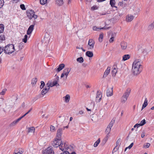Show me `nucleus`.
<instances>
[{
	"label": "nucleus",
	"mask_w": 154,
	"mask_h": 154,
	"mask_svg": "<svg viewBox=\"0 0 154 154\" xmlns=\"http://www.w3.org/2000/svg\"><path fill=\"white\" fill-rule=\"evenodd\" d=\"M4 52L6 54H10L14 51L15 49L14 45L12 44H8L4 47Z\"/></svg>",
	"instance_id": "obj_3"
},
{
	"label": "nucleus",
	"mask_w": 154,
	"mask_h": 154,
	"mask_svg": "<svg viewBox=\"0 0 154 154\" xmlns=\"http://www.w3.org/2000/svg\"><path fill=\"white\" fill-rule=\"evenodd\" d=\"M37 78H34L32 80L31 83L32 85H35L37 82Z\"/></svg>",
	"instance_id": "obj_37"
},
{
	"label": "nucleus",
	"mask_w": 154,
	"mask_h": 154,
	"mask_svg": "<svg viewBox=\"0 0 154 154\" xmlns=\"http://www.w3.org/2000/svg\"><path fill=\"white\" fill-rule=\"evenodd\" d=\"M56 4L58 6H61L63 3V0H56Z\"/></svg>",
	"instance_id": "obj_29"
},
{
	"label": "nucleus",
	"mask_w": 154,
	"mask_h": 154,
	"mask_svg": "<svg viewBox=\"0 0 154 154\" xmlns=\"http://www.w3.org/2000/svg\"><path fill=\"white\" fill-rule=\"evenodd\" d=\"M121 139L120 138H119L117 142H116V146L115 147V148L114 149H117V147H118V146H119L121 143Z\"/></svg>",
	"instance_id": "obj_28"
},
{
	"label": "nucleus",
	"mask_w": 154,
	"mask_h": 154,
	"mask_svg": "<svg viewBox=\"0 0 154 154\" xmlns=\"http://www.w3.org/2000/svg\"><path fill=\"white\" fill-rule=\"evenodd\" d=\"M83 113V112L81 110L79 112L78 115H82Z\"/></svg>",
	"instance_id": "obj_58"
},
{
	"label": "nucleus",
	"mask_w": 154,
	"mask_h": 154,
	"mask_svg": "<svg viewBox=\"0 0 154 154\" xmlns=\"http://www.w3.org/2000/svg\"><path fill=\"white\" fill-rule=\"evenodd\" d=\"M49 88H47L46 86L45 88L43 89L42 91L41 94L43 95L45 94L49 90Z\"/></svg>",
	"instance_id": "obj_18"
},
{
	"label": "nucleus",
	"mask_w": 154,
	"mask_h": 154,
	"mask_svg": "<svg viewBox=\"0 0 154 154\" xmlns=\"http://www.w3.org/2000/svg\"><path fill=\"white\" fill-rule=\"evenodd\" d=\"M67 3L68 4H71V0H68L67 1Z\"/></svg>",
	"instance_id": "obj_63"
},
{
	"label": "nucleus",
	"mask_w": 154,
	"mask_h": 154,
	"mask_svg": "<svg viewBox=\"0 0 154 154\" xmlns=\"http://www.w3.org/2000/svg\"><path fill=\"white\" fill-rule=\"evenodd\" d=\"M4 27L3 24H0V33H2L4 30Z\"/></svg>",
	"instance_id": "obj_38"
},
{
	"label": "nucleus",
	"mask_w": 154,
	"mask_h": 154,
	"mask_svg": "<svg viewBox=\"0 0 154 154\" xmlns=\"http://www.w3.org/2000/svg\"><path fill=\"white\" fill-rule=\"evenodd\" d=\"M70 98V96L69 94H66L64 97H63L64 101L66 103L69 102Z\"/></svg>",
	"instance_id": "obj_20"
},
{
	"label": "nucleus",
	"mask_w": 154,
	"mask_h": 154,
	"mask_svg": "<svg viewBox=\"0 0 154 154\" xmlns=\"http://www.w3.org/2000/svg\"><path fill=\"white\" fill-rule=\"evenodd\" d=\"M77 61L80 63H82L84 62V59L82 57H80L77 59Z\"/></svg>",
	"instance_id": "obj_35"
},
{
	"label": "nucleus",
	"mask_w": 154,
	"mask_h": 154,
	"mask_svg": "<svg viewBox=\"0 0 154 154\" xmlns=\"http://www.w3.org/2000/svg\"><path fill=\"white\" fill-rule=\"evenodd\" d=\"M28 133H34L35 131V128L34 127H32L27 128Z\"/></svg>",
	"instance_id": "obj_25"
},
{
	"label": "nucleus",
	"mask_w": 154,
	"mask_h": 154,
	"mask_svg": "<svg viewBox=\"0 0 154 154\" xmlns=\"http://www.w3.org/2000/svg\"><path fill=\"white\" fill-rule=\"evenodd\" d=\"M34 25H30L28 28L27 32V34L28 35H30L34 29Z\"/></svg>",
	"instance_id": "obj_16"
},
{
	"label": "nucleus",
	"mask_w": 154,
	"mask_h": 154,
	"mask_svg": "<svg viewBox=\"0 0 154 154\" xmlns=\"http://www.w3.org/2000/svg\"><path fill=\"white\" fill-rule=\"evenodd\" d=\"M7 91L6 88L3 89L1 92H0V94L1 95H4Z\"/></svg>",
	"instance_id": "obj_45"
},
{
	"label": "nucleus",
	"mask_w": 154,
	"mask_h": 154,
	"mask_svg": "<svg viewBox=\"0 0 154 154\" xmlns=\"http://www.w3.org/2000/svg\"><path fill=\"white\" fill-rule=\"evenodd\" d=\"M100 139L99 138L94 143V147H97L100 142Z\"/></svg>",
	"instance_id": "obj_36"
},
{
	"label": "nucleus",
	"mask_w": 154,
	"mask_h": 154,
	"mask_svg": "<svg viewBox=\"0 0 154 154\" xmlns=\"http://www.w3.org/2000/svg\"><path fill=\"white\" fill-rule=\"evenodd\" d=\"M62 133V129L59 128L58 129L57 133V137L58 138H60Z\"/></svg>",
	"instance_id": "obj_14"
},
{
	"label": "nucleus",
	"mask_w": 154,
	"mask_h": 154,
	"mask_svg": "<svg viewBox=\"0 0 154 154\" xmlns=\"http://www.w3.org/2000/svg\"><path fill=\"white\" fill-rule=\"evenodd\" d=\"M130 58V55L129 54H125L122 57V60L124 61H126Z\"/></svg>",
	"instance_id": "obj_26"
},
{
	"label": "nucleus",
	"mask_w": 154,
	"mask_h": 154,
	"mask_svg": "<svg viewBox=\"0 0 154 154\" xmlns=\"http://www.w3.org/2000/svg\"><path fill=\"white\" fill-rule=\"evenodd\" d=\"M97 6L96 5H94V6H93V7H92L91 8V10H92L93 11L97 9Z\"/></svg>",
	"instance_id": "obj_52"
},
{
	"label": "nucleus",
	"mask_w": 154,
	"mask_h": 154,
	"mask_svg": "<svg viewBox=\"0 0 154 154\" xmlns=\"http://www.w3.org/2000/svg\"><path fill=\"white\" fill-rule=\"evenodd\" d=\"M64 67L65 65L64 64H61L59 65V67L57 69H56V70L57 72H59Z\"/></svg>",
	"instance_id": "obj_19"
},
{
	"label": "nucleus",
	"mask_w": 154,
	"mask_h": 154,
	"mask_svg": "<svg viewBox=\"0 0 154 154\" xmlns=\"http://www.w3.org/2000/svg\"><path fill=\"white\" fill-rule=\"evenodd\" d=\"M50 128L51 131L54 132L55 131V127L52 125H51Z\"/></svg>",
	"instance_id": "obj_47"
},
{
	"label": "nucleus",
	"mask_w": 154,
	"mask_h": 154,
	"mask_svg": "<svg viewBox=\"0 0 154 154\" xmlns=\"http://www.w3.org/2000/svg\"><path fill=\"white\" fill-rule=\"evenodd\" d=\"M150 145V144L149 143H145L143 145V148L145 149L148 148L149 147Z\"/></svg>",
	"instance_id": "obj_40"
},
{
	"label": "nucleus",
	"mask_w": 154,
	"mask_h": 154,
	"mask_svg": "<svg viewBox=\"0 0 154 154\" xmlns=\"http://www.w3.org/2000/svg\"><path fill=\"white\" fill-rule=\"evenodd\" d=\"M20 7L23 10H25L26 8L25 5L24 4H21L20 5Z\"/></svg>",
	"instance_id": "obj_51"
},
{
	"label": "nucleus",
	"mask_w": 154,
	"mask_h": 154,
	"mask_svg": "<svg viewBox=\"0 0 154 154\" xmlns=\"http://www.w3.org/2000/svg\"><path fill=\"white\" fill-rule=\"evenodd\" d=\"M103 33H101L100 34L99 38L98 40L99 42H102L103 41Z\"/></svg>",
	"instance_id": "obj_33"
},
{
	"label": "nucleus",
	"mask_w": 154,
	"mask_h": 154,
	"mask_svg": "<svg viewBox=\"0 0 154 154\" xmlns=\"http://www.w3.org/2000/svg\"><path fill=\"white\" fill-rule=\"evenodd\" d=\"M109 28V27H103L102 28H98L97 26H94L93 27V29L94 30L97 31L98 29H108Z\"/></svg>",
	"instance_id": "obj_24"
},
{
	"label": "nucleus",
	"mask_w": 154,
	"mask_h": 154,
	"mask_svg": "<svg viewBox=\"0 0 154 154\" xmlns=\"http://www.w3.org/2000/svg\"><path fill=\"white\" fill-rule=\"evenodd\" d=\"M4 4V1L3 0H0V8L2 7Z\"/></svg>",
	"instance_id": "obj_50"
},
{
	"label": "nucleus",
	"mask_w": 154,
	"mask_h": 154,
	"mask_svg": "<svg viewBox=\"0 0 154 154\" xmlns=\"http://www.w3.org/2000/svg\"><path fill=\"white\" fill-rule=\"evenodd\" d=\"M70 71V70L69 68L65 69L63 71V73L61 75V78H63L65 75L66 76V78H67Z\"/></svg>",
	"instance_id": "obj_9"
},
{
	"label": "nucleus",
	"mask_w": 154,
	"mask_h": 154,
	"mask_svg": "<svg viewBox=\"0 0 154 154\" xmlns=\"http://www.w3.org/2000/svg\"><path fill=\"white\" fill-rule=\"evenodd\" d=\"M116 33L115 32H111V37L114 38L116 36Z\"/></svg>",
	"instance_id": "obj_48"
},
{
	"label": "nucleus",
	"mask_w": 154,
	"mask_h": 154,
	"mask_svg": "<svg viewBox=\"0 0 154 154\" xmlns=\"http://www.w3.org/2000/svg\"><path fill=\"white\" fill-rule=\"evenodd\" d=\"M117 72V68L115 67L112 68V72L113 76H115Z\"/></svg>",
	"instance_id": "obj_21"
},
{
	"label": "nucleus",
	"mask_w": 154,
	"mask_h": 154,
	"mask_svg": "<svg viewBox=\"0 0 154 154\" xmlns=\"http://www.w3.org/2000/svg\"><path fill=\"white\" fill-rule=\"evenodd\" d=\"M154 27V22L152 23L148 26L149 30H151L153 29Z\"/></svg>",
	"instance_id": "obj_39"
},
{
	"label": "nucleus",
	"mask_w": 154,
	"mask_h": 154,
	"mask_svg": "<svg viewBox=\"0 0 154 154\" xmlns=\"http://www.w3.org/2000/svg\"><path fill=\"white\" fill-rule=\"evenodd\" d=\"M131 92V89L130 88L127 89L125 92L123 96L122 97L121 102L122 103H125L127 100V99L129 96Z\"/></svg>",
	"instance_id": "obj_4"
},
{
	"label": "nucleus",
	"mask_w": 154,
	"mask_h": 154,
	"mask_svg": "<svg viewBox=\"0 0 154 154\" xmlns=\"http://www.w3.org/2000/svg\"><path fill=\"white\" fill-rule=\"evenodd\" d=\"M146 123V120L145 119L141 121L140 123V125L142 126Z\"/></svg>",
	"instance_id": "obj_44"
},
{
	"label": "nucleus",
	"mask_w": 154,
	"mask_h": 154,
	"mask_svg": "<svg viewBox=\"0 0 154 154\" xmlns=\"http://www.w3.org/2000/svg\"><path fill=\"white\" fill-rule=\"evenodd\" d=\"M4 47H0V54L2 53V52L3 51H4Z\"/></svg>",
	"instance_id": "obj_53"
},
{
	"label": "nucleus",
	"mask_w": 154,
	"mask_h": 154,
	"mask_svg": "<svg viewBox=\"0 0 154 154\" xmlns=\"http://www.w3.org/2000/svg\"><path fill=\"white\" fill-rule=\"evenodd\" d=\"M19 49H21L22 48V47H23V46H21L20 45H19Z\"/></svg>",
	"instance_id": "obj_64"
},
{
	"label": "nucleus",
	"mask_w": 154,
	"mask_h": 154,
	"mask_svg": "<svg viewBox=\"0 0 154 154\" xmlns=\"http://www.w3.org/2000/svg\"><path fill=\"white\" fill-rule=\"evenodd\" d=\"M54 84V86L56 85L57 86H59V85L57 83V81H54L53 82Z\"/></svg>",
	"instance_id": "obj_49"
},
{
	"label": "nucleus",
	"mask_w": 154,
	"mask_h": 154,
	"mask_svg": "<svg viewBox=\"0 0 154 154\" xmlns=\"http://www.w3.org/2000/svg\"><path fill=\"white\" fill-rule=\"evenodd\" d=\"M23 152V149H18L15 150L14 154H22Z\"/></svg>",
	"instance_id": "obj_27"
},
{
	"label": "nucleus",
	"mask_w": 154,
	"mask_h": 154,
	"mask_svg": "<svg viewBox=\"0 0 154 154\" xmlns=\"http://www.w3.org/2000/svg\"><path fill=\"white\" fill-rule=\"evenodd\" d=\"M70 151H64L63 152L61 153L60 154H69V152Z\"/></svg>",
	"instance_id": "obj_55"
},
{
	"label": "nucleus",
	"mask_w": 154,
	"mask_h": 154,
	"mask_svg": "<svg viewBox=\"0 0 154 154\" xmlns=\"http://www.w3.org/2000/svg\"><path fill=\"white\" fill-rule=\"evenodd\" d=\"M123 5V2H119L118 4V5L119 6H122Z\"/></svg>",
	"instance_id": "obj_57"
},
{
	"label": "nucleus",
	"mask_w": 154,
	"mask_h": 154,
	"mask_svg": "<svg viewBox=\"0 0 154 154\" xmlns=\"http://www.w3.org/2000/svg\"><path fill=\"white\" fill-rule=\"evenodd\" d=\"M113 88H108L106 91V95L108 97L112 96L113 95Z\"/></svg>",
	"instance_id": "obj_13"
},
{
	"label": "nucleus",
	"mask_w": 154,
	"mask_h": 154,
	"mask_svg": "<svg viewBox=\"0 0 154 154\" xmlns=\"http://www.w3.org/2000/svg\"><path fill=\"white\" fill-rule=\"evenodd\" d=\"M95 42L92 39H90L88 41V46H89V48L92 49L94 48Z\"/></svg>",
	"instance_id": "obj_10"
},
{
	"label": "nucleus",
	"mask_w": 154,
	"mask_h": 154,
	"mask_svg": "<svg viewBox=\"0 0 154 154\" xmlns=\"http://www.w3.org/2000/svg\"><path fill=\"white\" fill-rule=\"evenodd\" d=\"M145 136V133L144 132H143L141 135V137L142 138H143Z\"/></svg>",
	"instance_id": "obj_61"
},
{
	"label": "nucleus",
	"mask_w": 154,
	"mask_h": 154,
	"mask_svg": "<svg viewBox=\"0 0 154 154\" xmlns=\"http://www.w3.org/2000/svg\"><path fill=\"white\" fill-rule=\"evenodd\" d=\"M134 18V17L133 15L129 14L127 15L126 17L125 20L127 22H130L132 21Z\"/></svg>",
	"instance_id": "obj_12"
},
{
	"label": "nucleus",
	"mask_w": 154,
	"mask_h": 154,
	"mask_svg": "<svg viewBox=\"0 0 154 154\" xmlns=\"http://www.w3.org/2000/svg\"><path fill=\"white\" fill-rule=\"evenodd\" d=\"M72 149H71V151L69 152V154H76L74 152H72Z\"/></svg>",
	"instance_id": "obj_62"
},
{
	"label": "nucleus",
	"mask_w": 154,
	"mask_h": 154,
	"mask_svg": "<svg viewBox=\"0 0 154 154\" xmlns=\"http://www.w3.org/2000/svg\"><path fill=\"white\" fill-rule=\"evenodd\" d=\"M133 144H134V143H131V144L128 147V148H129V149H131L133 146Z\"/></svg>",
	"instance_id": "obj_59"
},
{
	"label": "nucleus",
	"mask_w": 154,
	"mask_h": 154,
	"mask_svg": "<svg viewBox=\"0 0 154 154\" xmlns=\"http://www.w3.org/2000/svg\"><path fill=\"white\" fill-rule=\"evenodd\" d=\"M27 35H25L24 36V38H23L22 39V41L24 42L25 43H26L27 41Z\"/></svg>",
	"instance_id": "obj_42"
},
{
	"label": "nucleus",
	"mask_w": 154,
	"mask_h": 154,
	"mask_svg": "<svg viewBox=\"0 0 154 154\" xmlns=\"http://www.w3.org/2000/svg\"><path fill=\"white\" fill-rule=\"evenodd\" d=\"M41 85L40 86V88L41 89L45 85V83L43 81H42L41 82Z\"/></svg>",
	"instance_id": "obj_46"
},
{
	"label": "nucleus",
	"mask_w": 154,
	"mask_h": 154,
	"mask_svg": "<svg viewBox=\"0 0 154 154\" xmlns=\"http://www.w3.org/2000/svg\"><path fill=\"white\" fill-rule=\"evenodd\" d=\"M121 49L122 50H125L126 49L127 47V43L124 41H123L120 44Z\"/></svg>",
	"instance_id": "obj_15"
},
{
	"label": "nucleus",
	"mask_w": 154,
	"mask_h": 154,
	"mask_svg": "<svg viewBox=\"0 0 154 154\" xmlns=\"http://www.w3.org/2000/svg\"><path fill=\"white\" fill-rule=\"evenodd\" d=\"M140 126V124H137L134 126V128H136V127H138Z\"/></svg>",
	"instance_id": "obj_60"
},
{
	"label": "nucleus",
	"mask_w": 154,
	"mask_h": 154,
	"mask_svg": "<svg viewBox=\"0 0 154 154\" xmlns=\"http://www.w3.org/2000/svg\"><path fill=\"white\" fill-rule=\"evenodd\" d=\"M114 38H113L112 37H111L109 40V42L110 43H112L114 41Z\"/></svg>",
	"instance_id": "obj_54"
},
{
	"label": "nucleus",
	"mask_w": 154,
	"mask_h": 154,
	"mask_svg": "<svg viewBox=\"0 0 154 154\" xmlns=\"http://www.w3.org/2000/svg\"><path fill=\"white\" fill-rule=\"evenodd\" d=\"M62 142L60 138H56L52 143V145L55 147H59Z\"/></svg>",
	"instance_id": "obj_5"
},
{
	"label": "nucleus",
	"mask_w": 154,
	"mask_h": 154,
	"mask_svg": "<svg viewBox=\"0 0 154 154\" xmlns=\"http://www.w3.org/2000/svg\"><path fill=\"white\" fill-rule=\"evenodd\" d=\"M110 71V67H108L106 71H105L103 76V78L106 77L109 74Z\"/></svg>",
	"instance_id": "obj_17"
},
{
	"label": "nucleus",
	"mask_w": 154,
	"mask_h": 154,
	"mask_svg": "<svg viewBox=\"0 0 154 154\" xmlns=\"http://www.w3.org/2000/svg\"><path fill=\"white\" fill-rule=\"evenodd\" d=\"M5 39V37L4 35H0V43H1Z\"/></svg>",
	"instance_id": "obj_41"
},
{
	"label": "nucleus",
	"mask_w": 154,
	"mask_h": 154,
	"mask_svg": "<svg viewBox=\"0 0 154 154\" xmlns=\"http://www.w3.org/2000/svg\"><path fill=\"white\" fill-rule=\"evenodd\" d=\"M23 118V116H21L13 122L11 124V126H14L16 125L22 118Z\"/></svg>",
	"instance_id": "obj_22"
},
{
	"label": "nucleus",
	"mask_w": 154,
	"mask_h": 154,
	"mask_svg": "<svg viewBox=\"0 0 154 154\" xmlns=\"http://www.w3.org/2000/svg\"><path fill=\"white\" fill-rule=\"evenodd\" d=\"M47 0H40V4L42 5H44L47 2Z\"/></svg>",
	"instance_id": "obj_43"
},
{
	"label": "nucleus",
	"mask_w": 154,
	"mask_h": 154,
	"mask_svg": "<svg viewBox=\"0 0 154 154\" xmlns=\"http://www.w3.org/2000/svg\"><path fill=\"white\" fill-rule=\"evenodd\" d=\"M86 55L87 56L89 57H92L93 56V52L90 51H87L86 52Z\"/></svg>",
	"instance_id": "obj_30"
},
{
	"label": "nucleus",
	"mask_w": 154,
	"mask_h": 154,
	"mask_svg": "<svg viewBox=\"0 0 154 154\" xmlns=\"http://www.w3.org/2000/svg\"><path fill=\"white\" fill-rule=\"evenodd\" d=\"M115 122L114 120H112L108 125L105 131L106 134H109Z\"/></svg>",
	"instance_id": "obj_7"
},
{
	"label": "nucleus",
	"mask_w": 154,
	"mask_h": 154,
	"mask_svg": "<svg viewBox=\"0 0 154 154\" xmlns=\"http://www.w3.org/2000/svg\"><path fill=\"white\" fill-rule=\"evenodd\" d=\"M59 149L62 151H70L71 149H73V147L68 145L66 141H62L59 146Z\"/></svg>",
	"instance_id": "obj_2"
},
{
	"label": "nucleus",
	"mask_w": 154,
	"mask_h": 154,
	"mask_svg": "<svg viewBox=\"0 0 154 154\" xmlns=\"http://www.w3.org/2000/svg\"><path fill=\"white\" fill-rule=\"evenodd\" d=\"M102 96V93L100 91H97V93L96 100L97 102H99L101 100Z\"/></svg>",
	"instance_id": "obj_11"
},
{
	"label": "nucleus",
	"mask_w": 154,
	"mask_h": 154,
	"mask_svg": "<svg viewBox=\"0 0 154 154\" xmlns=\"http://www.w3.org/2000/svg\"><path fill=\"white\" fill-rule=\"evenodd\" d=\"M27 16L30 19H31L33 17L34 19H36L37 17V16L35 14L34 12L32 10H29L27 12Z\"/></svg>",
	"instance_id": "obj_6"
},
{
	"label": "nucleus",
	"mask_w": 154,
	"mask_h": 154,
	"mask_svg": "<svg viewBox=\"0 0 154 154\" xmlns=\"http://www.w3.org/2000/svg\"><path fill=\"white\" fill-rule=\"evenodd\" d=\"M106 137H104L103 140V142H104V143H106V141L108 140V139H109V137H110L109 134H106Z\"/></svg>",
	"instance_id": "obj_34"
},
{
	"label": "nucleus",
	"mask_w": 154,
	"mask_h": 154,
	"mask_svg": "<svg viewBox=\"0 0 154 154\" xmlns=\"http://www.w3.org/2000/svg\"><path fill=\"white\" fill-rule=\"evenodd\" d=\"M140 59H137L134 60L132 64L131 72L134 76H137L142 72L143 66Z\"/></svg>",
	"instance_id": "obj_1"
},
{
	"label": "nucleus",
	"mask_w": 154,
	"mask_h": 154,
	"mask_svg": "<svg viewBox=\"0 0 154 154\" xmlns=\"http://www.w3.org/2000/svg\"><path fill=\"white\" fill-rule=\"evenodd\" d=\"M116 2L115 0H110V5L112 7L117 8V7L115 6Z\"/></svg>",
	"instance_id": "obj_23"
},
{
	"label": "nucleus",
	"mask_w": 154,
	"mask_h": 154,
	"mask_svg": "<svg viewBox=\"0 0 154 154\" xmlns=\"http://www.w3.org/2000/svg\"><path fill=\"white\" fill-rule=\"evenodd\" d=\"M32 108H31V109L29 110L27 112L26 114H25L23 116H23V117H24L26 115L28 114L32 110Z\"/></svg>",
	"instance_id": "obj_56"
},
{
	"label": "nucleus",
	"mask_w": 154,
	"mask_h": 154,
	"mask_svg": "<svg viewBox=\"0 0 154 154\" xmlns=\"http://www.w3.org/2000/svg\"><path fill=\"white\" fill-rule=\"evenodd\" d=\"M147 105V100L146 98H145L144 102L143 104L142 109L144 108Z\"/></svg>",
	"instance_id": "obj_32"
},
{
	"label": "nucleus",
	"mask_w": 154,
	"mask_h": 154,
	"mask_svg": "<svg viewBox=\"0 0 154 154\" xmlns=\"http://www.w3.org/2000/svg\"><path fill=\"white\" fill-rule=\"evenodd\" d=\"M43 153V154H54V152L52 148L49 147L44 150Z\"/></svg>",
	"instance_id": "obj_8"
},
{
	"label": "nucleus",
	"mask_w": 154,
	"mask_h": 154,
	"mask_svg": "<svg viewBox=\"0 0 154 154\" xmlns=\"http://www.w3.org/2000/svg\"><path fill=\"white\" fill-rule=\"evenodd\" d=\"M54 84L53 83V82H48V83L46 84V86L47 88H49V89H50V87H53Z\"/></svg>",
	"instance_id": "obj_31"
}]
</instances>
